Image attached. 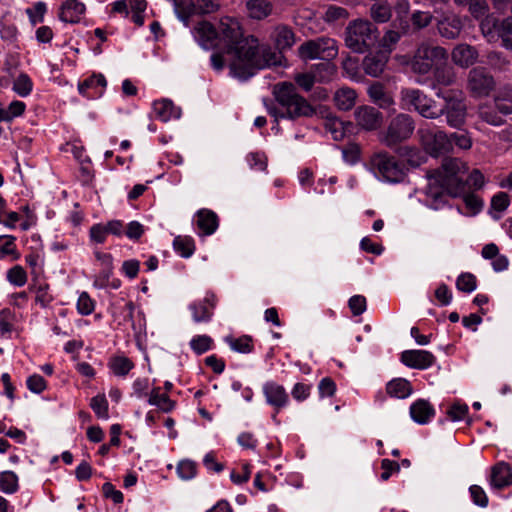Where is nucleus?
I'll use <instances>...</instances> for the list:
<instances>
[{
  "label": "nucleus",
  "instance_id": "obj_1",
  "mask_svg": "<svg viewBox=\"0 0 512 512\" xmlns=\"http://www.w3.org/2000/svg\"><path fill=\"white\" fill-rule=\"evenodd\" d=\"M220 33L226 42V52L233 56L230 63L231 73L246 80L258 69L273 66L280 60V55L270 49L259 51L258 39L249 36L242 37L239 22L233 18L225 17L220 21Z\"/></svg>",
  "mask_w": 512,
  "mask_h": 512
},
{
  "label": "nucleus",
  "instance_id": "obj_2",
  "mask_svg": "<svg viewBox=\"0 0 512 512\" xmlns=\"http://www.w3.org/2000/svg\"><path fill=\"white\" fill-rule=\"evenodd\" d=\"M273 96L276 103L266 104L269 114L278 118L298 119L311 117L316 109L306 98L298 94L296 86L291 82L277 83L273 87Z\"/></svg>",
  "mask_w": 512,
  "mask_h": 512
},
{
  "label": "nucleus",
  "instance_id": "obj_3",
  "mask_svg": "<svg viewBox=\"0 0 512 512\" xmlns=\"http://www.w3.org/2000/svg\"><path fill=\"white\" fill-rule=\"evenodd\" d=\"M468 166L458 158H445L441 168L435 170L433 177L448 194L456 197L465 192L464 177Z\"/></svg>",
  "mask_w": 512,
  "mask_h": 512
},
{
  "label": "nucleus",
  "instance_id": "obj_4",
  "mask_svg": "<svg viewBox=\"0 0 512 512\" xmlns=\"http://www.w3.org/2000/svg\"><path fill=\"white\" fill-rule=\"evenodd\" d=\"M448 52L444 47L423 42L418 45L411 60V69L419 75L428 74L433 68L445 64Z\"/></svg>",
  "mask_w": 512,
  "mask_h": 512
},
{
  "label": "nucleus",
  "instance_id": "obj_5",
  "mask_svg": "<svg viewBox=\"0 0 512 512\" xmlns=\"http://www.w3.org/2000/svg\"><path fill=\"white\" fill-rule=\"evenodd\" d=\"M377 38V29L368 20H353L346 28V46L357 53L365 52L375 44Z\"/></svg>",
  "mask_w": 512,
  "mask_h": 512
},
{
  "label": "nucleus",
  "instance_id": "obj_6",
  "mask_svg": "<svg viewBox=\"0 0 512 512\" xmlns=\"http://www.w3.org/2000/svg\"><path fill=\"white\" fill-rule=\"evenodd\" d=\"M400 105L404 110H415L422 117L428 119H437L441 116V111L432 98L428 97L420 89L404 88L400 92Z\"/></svg>",
  "mask_w": 512,
  "mask_h": 512
},
{
  "label": "nucleus",
  "instance_id": "obj_7",
  "mask_svg": "<svg viewBox=\"0 0 512 512\" xmlns=\"http://www.w3.org/2000/svg\"><path fill=\"white\" fill-rule=\"evenodd\" d=\"M436 95L445 102L444 106L438 107L441 116L446 115L450 127L460 128L465 123L467 111L463 92L461 90H439Z\"/></svg>",
  "mask_w": 512,
  "mask_h": 512
},
{
  "label": "nucleus",
  "instance_id": "obj_8",
  "mask_svg": "<svg viewBox=\"0 0 512 512\" xmlns=\"http://www.w3.org/2000/svg\"><path fill=\"white\" fill-rule=\"evenodd\" d=\"M415 130L413 118L404 113L395 116L389 123L386 132L381 138L387 147H394L411 137Z\"/></svg>",
  "mask_w": 512,
  "mask_h": 512
},
{
  "label": "nucleus",
  "instance_id": "obj_9",
  "mask_svg": "<svg viewBox=\"0 0 512 512\" xmlns=\"http://www.w3.org/2000/svg\"><path fill=\"white\" fill-rule=\"evenodd\" d=\"M298 53L300 58L303 60H312L316 58L331 60L337 56L338 47L334 39L319 37L302 43L298 48Z\"/></svg>",
  "mask_w": 512,
  "mask_h": 512
},
{
  "label": "nucleus",
  "instance_id": "obj_10",
  "mask_svg": "<svg viewBox=\"0 0 512 512\" xmlns=\"http://www.w3.org/2000/svg\"><path fill=\"white\" fill-rule=\"evenodd\" d=\"M417 134L425 151L437 157L440 154L450 152L449 136L436 127H421Z\"/></svg>",
  "mask_w": 512,
  "mask_h": 512
},
{
  "label": "nucleus",
  "instance_id": "obj_11",
  "mask_svg": "<svg viewBox=\"0 0 512 512\" xmlns=\"http://www.w3.org/2000/svg\"><path fill=\"white\" fill-rule=\"evenodd\" d=\"M495 80L484 67H475L469 71L467 89L473 97L488 96L495 88Z\"/></svg>",
  "mask_w": 512,
  "mask_h": 512
},
{
  "label": "nucleus",
  "instance_id": "obj_12",
  "mask_svg": "<svg viewBox=\"0 0 512 512\" xmlns=\"http://www.w3.org/2000/svg\"><path fill=\"white\" fill-rule=\"evenodd\" d=\"M372 166L389 182H399L404 177V170L396 158L387 152H379L371 158Z\"/></svg>",
  "mask_w": 512,
  "mask_h": 512
},
{
  "label": "nucleus",
  "instance_id": "obj_13",
  "mask_svg": "<svg viewBox=\"0 0 512 512\" xmlns=\"http://www.w3.org/2000/svg\"><path fill=\"white\" fill-rule=\"evenodd\" d=\"M483 35L488 41L495 40V36L501 38L502 45L507 49H512V16L503 19L502 21L486 20L480 25Z\"/></svg>",
  "mask_w": 512,
  "mask_h": 512
},
{
  "label": "nucleus",
  "instance_id": "obj_14",
  "mask_svg": "<svg viewBox=\"0 0 512 512\" xmlns=\"http://www.w3.org/2000/svg\"><path fill=\"white\" fill-rule=\"evenodd\" d=\"M435 13L439 14L435 17L438 34L448 40L458 38L463 28L460 17L453 12L435 11Z\"/></svg>",
  "mask_w": 512,
  "mask_h": 512
},
{
  "label": "nucleus",
  "instance_id": "obj_15",
  "mask_svg": "<svg viewBox=\"0 0 512 512\" xmlns=\"http://www.w3.org/2000/svg\"><path fill=\"white\" fill-rule=\"evenodd\" d=\"M355 120L358 126L367 131L378 129L383 122L382 113L371 106H361L355 111Z\"/></svg>",
  "mask_w": 512,
  "mask_h": 512
},
{
  "label": "nucleus",
  "instance_id": "obj_16",
  "mask_svg": "<svg viewBox=\"0 0 512 512\" xmlns=\"http://www.w3.org/2000/svg\"><path fill=\"white\" fill-rule=\"evenodd\" d=\"M401 362L413 369H427L435 362V356L426 350H405L401 353Z\"/></svg>",
  "mask_w": 512,
  "mask_h": 512
},
{
  "label": "nucleus",
  "instance_id": "obj_17",
  "mask_svg": "<svg viewBox=\"0 0 512 512\" xmlns=\"http://www.w3.org/2000/svg\"><path fill=\"white\" fill-rule=\"evenodd\" d=\"M490 486L495 490H502L512 485V467L510 464L500 461L493 465L489 475Z\"/></svg>",
  "mask_w": 512,
  "mask_h": 512
},
{
  "label": "nucleus",
  "instance_id": "obj_18",
  "mask_svg": "<svg viewBox=\"0 0 512 512\" xmlns=\"http://www.w3.org/2000/svg\"><path fill=\"white\" fill-rule=\"evenodd\" d=\"M263 393L265 395L267 403L272 405L275 409L273 418H276V414L285 407L289 402V396L282 385L275 382H267L263 386Z\"/></svg>",
  "mask_w": 512,
  "mask_h": 512
},
{
  "label": "nucleus",
  "instance_id": "obj_19",
  "mask_svg": "<svg viewBox=\"0 0 512 512\" xmlns=\"http://www.w3.org/2000/svg\"><path fill=\"white\" fill-rule=\"evenodd\" d=\"M389 59V53L378 51L366 55L362 61L364 72L371 77H379L385 70Z\"/></svg>",
  "mask_w": 512,
  "mask_h": 512
},
{
  "label": "nucleus",
  "instance_id": "obj_20",
  "mask_svg": "<svg viewBox=\"0 0 512 512\" xmlns=\"http://www.w3.org/2000/svg\"><path fill=\"white\" fill-rule=\"evenodd\" d=\"M95 257L100 267V271L95 275L94 286L104 288L108 285L109 279L113 274V257L110 253L101 251H96Z\"/></svg>",
  "mask_w": 512,
  "mask_h": 512
},
{
  "label": "nucleus",
  "instance_id": "obj_21",
  "mask_svg": "<svg viewBox=\"0 0 512 512\" xmlns=\"http://www.w3.org/2000/svg\"><path fill=\"white\" fill-rule=\"evenodd\" d=\"M271 39L274 42L276 48L279 52H276L280 55V59H282L281 51L290 49L295 43V34L291 27L285 24H279L274 27L273 32L271 34ZM277 62L275 65L279 64Z\"/></svg>",
  "mask_w": 512,
  "mask_h": 512
},
{
  "label": "nucleus",
  "instance_id": "obj_22",
  "mask_svg": "<svg viewBox=\"0 0 512 512\" xmlns=\"http://www.w3.org/2000/svg\"><path fill=\"white\" fill-rule=\"evenodd\" d=\"M478 56L477 49L465 43L456 45L451 52L453 63L461 68L472 66L477 61Z\"/></svg>",
  "mask_w": 512,
  "mask_h": 512
},
{
  "label": "nucleus",
  "instance_id": "obj_23",
  "mask_svg": "<svg viewBox=\"0 0 512 512\" xmlns=\"http://www.w3.org/2000/svg\"><path fill=\"white\" fill-rule=\"evenodd\" d=\"M106 84V79L102 74H94L79 83L78 90L88 99H96L102 96Z\"/></svg>",
  "mask_w": 512,
  "mask_h": 512
},
{
  "label": "nucleus",
  "instance_id": "obj_24",
  "mask_svg": "<svg viewBox=\"0 0 512 512\" xmlns=\"http://www.w3.org/2000/svg\"><path fill=\"white\" fill-rule=\"evenodd\" d=\"M195 223L201 236L212 235L219 226L217 214L209 209H200L195 215Z\"/></svg>",
  "mask_w": 512,
  "mask_h": 512
},
{
  "label": "nucleus",
  "instance_id": "obj_25",
  "mask_svg": "<svg viewBox=\"0 0 512 512\" xmlns=\"http://www.w3.org/2000/svg\"><path fill=\"white\" fill-rule=\"evenodd\" d=\"M217 298L213 293H208L203 300L194 303L190 306L193 314V319L196 322H207L213 315V310L216 306Z\"/></svg>",
  "mask_w": 512,
  "mask_h": 512
},
{
  "label": "nucleus",
  "instance_id": "obj_26",
  "mask_svg": "<svg viewBox=\"0 0 512 512\" xmlns=\"http://www.w3.org/2000/svg\"><path fill=\"white\" fill-rule=\"evenodd\" d=\"M193 33L195 39L203 48L210 49L215 46L218 32L210 22H199L194 27Z\"/></svg>",
  "mask_w": 512,
  "mask_h": 512
},
{
  "label": "nucleus",
  "instance_id": "obj_27",
  "mask_svg": "<svg viewBox=\"0 0 512 512\" xmlns=\"http://www.w3.org/2000/svg\"><path fill=\"white\" fill-rule=\"evenodd\" d=\"M86 11L85 5L78 0H66L62 3L59 18L66 23L75 24L80 22Z\"/></svg>",
  "mask_w": 512,
  "mask_h": 512
},
{
  "label": "nucleus",
  "instance_id": "obj_28",
  "mask_svg": "<svg viewBox=\"0 0 512 512\" xmlns=\"http://www.w3.org/2000/svg\"><path fill=\"white\" fill-rule=\"evenodd\" d=\"M153 112L156 118L166 122L172 118L180 117V109L175 107L173 102L169 99L157 100L153 103Z\"/></svg>",
  "mask_w": 512,
  "mask_h": 512
},
{
  "label": "nucleus",
  "instance_id": "obj_29",
  "mask_svg": "<svg viewBox=\"0 0 512 512\" xmlns=\"http://www.w3.org/2000/svg\"><path fill=\"white\" fill-rule=\"evenodd\" d=\"M434 414L435 410L433 406L424 399L415 401L410 407V415L412 419L419 424L427 423Z\"/></svg>",
  "mask_w": 512,
  "mask_h": 512
},
{
  "label": "nucleus",
  "instance_id": "obj_30",
  "mask_svg": "<svg viewBox=\"0 0 512 512\" xmlns=\"http://www.w3.org/2000/svg\"><path fill=\"white\" fill-rule=\"evenodd\" d=\"M411 383L404 378H394L386 385V393L393 398L404 399L411 395Z\"/></svg>",
  "mask_w": 512,
  "mask_h": 512
},
{
  "label": "nucleus",
  "instance_id": "obj_31",
  "mask_svg": "<svg viewBox=\"0 0 512 512\" xmlns=\"http://www.w3.org/2000/svg\"><path fill=\"white\" fill-rule=\"evenodd\" d=\"M434 84L437 86H451L456 82V73L453 67L445 64L438 65L433 72Z\"/></svg>",
  "mask_w": 512,
  "mask_h": 512
},
{
  "label": "nucleus",
  "instance_id": "obj_32",
  "mask_svg": "<svg viewBox=\"0 0 512 512\" xmlns=\"http://www.w3.org/2000/svg\"><path fill=\"white\" fill-rule=\"evenodd\" d=\"M150 405L157 406L159 410L165 413L171 412L175 408V401L171 400L167 393L161 392L160 387H154L148 398Z\"/></svg>",
  "mask_w": 512,
  "mask_h": 512
},
{
  "label": "nucleus",
  "instance_id": "obj_33",
  "mask_svg": "<svg viewBox=\"0 0 512 512\" xmlns=\"http://www.w3.org/2000/svg\"><path fill=\"white\" fill-rule=\"evenodd\" d=\"M356 97L357 94L355 90L349 87H343L335 92L334 103L338 109L348 111L355 105Z\"/></svg>",
  "mask_w": 512,
  "mask_h": 512
},
{
  "label": "nucleus",
  "instance_id": "obj_34",
  "mask_svg": "<svg viewBox=\"0 0 512 512\" xmlns=\"http://www.w3.org/2000/svg\"><path fill=\"white\" fill-rule=\"evenodd\" d=\"M246 7L249 16L256 20L264 19L272 13V4L268 0H249Z\"/></svg>",
  "mask_w": 512,
  "mask_h": 512
},
{
  "label": "nucleus",
  "instance_id": "obj_35",
  "mask_svg": "<svg viewBox=\"0 0 512 512\" xmlns=\"http://www.w3.org/2000/svg\"><path fill=\"white\" fill-rule=\"evenodd\" d=\"M368 94L373 102L378 104L381 108H388L394 103L391 95L386 92L385 87L379 82L370 85Z\"/></svg>",
  "mask_w": 512,
  "mask_h": 512
},
{
  "label": "nucleus",
  "instance_id": "obj_36",
  "mask_svg": "<svg viewBox=\"0 0 512 512\" xmlns=\"http://www.w3.org/2000/svg\"><path fill=\"white\" fill-rule=\"evenodd\" d=\"M313 72L317 82L325 83L333 79L337 73V68L330 60L318 63L313 67Z\"/></svg>",
  "mask_w": 512,
  "mask_h": 512
},
{
  "label": "nucleus",
  "instance_id": "obj_37",
  "mask_svg": "<svg viewBox=\"0 0 512 512\" xmlns=\"http://www.w3.org/2000/svg\"><path fill=\"white\" fill-rule=\"evenodd\" d=\"M108 365L116 376L121 377L126 376L134 368V363L125 356L112 357Z\"/></svg>",
  "mask_w": 512,
  "mask_h": 512
},
{
  "label": "nucleus",
  "instance_id": "obj_38",
  "mask_svg": "<svg viewBox=\"0 0 512 512\" xmlns=\"http://www.w3.org/2000/svg\"><path fill=\"white\" fill-rule=\"evenodd\" d=\"M324 129L335 141H341L346 135L344 122L334 116L325 119Z\"/></svg>",
  "mask_w": 512,
  "mask_h": 512
},
{
  "label": "nucleus",
  "instance_id": "obj_39",
  "mask_svg": "<svg viewBox=\"0 0 512 512\" xmlns=\"http://www.w3.org/2000/svg\"><path fill=\"white\" fill-rule=\"evenodd\" d=\"M173 247L182 257L188 258L195 251V242L190 236H177L173 241Z\"/></svg>",
  "mask_w": 512,
  "mask_h": 512
},
{
  "label": "nucleus",
  "instance_id": "obj_40",
  "mask_svg": "<svg viewBox=\"0 0 512 512\" xmlns=\"http://www.w3.org/2000/svg\"><path fill=\"white\" fill-rule=\"evenodd\" d=\"M226 342L233 350L239 353H250L253 350V339L248 335H243L239 338L227 337Z\"/></svg>",
  "mask_w": 512,
  "mask_h": 512
},
{
  "label": "nucleus",
  "instance_id": "obj_41",
  "mask_svg": "<svg viewBox=\"0 0 512 512\" xmlns=\"http://www.w3.org/2000/svg\"><path fill=\"white\" fill-rule=\"evenodd\" d=\"M213 344V339L208 335H197L190 341V347L197 355H201L209 351Z\"/></svg>",
  "mask_w": 512,
  "mask_h": 512
},
{
  "label": "nucleus",
  "instance_id": "obj_42",
  "mask_svg": "<svg viewBox=\"0 0 512 512\" xmlns=\"http://www.w3.org/2000/svg\"><path fill=\"white\" fill-rule=\"evenodd\" d=\"M15 240L16 238L11 235L0 236V258H4L8 255H12L14 259L20 257L19 253L16 251Z\"/></svg>",
  "mask_w": 512,
  "mask_h": 512
},
{
  "label": "nucleus",
  "instance_id": "obj_43",
  "mask_svg": "<svg viewBox=\"0 0 512 512\" xmlns=\"http://www.w3.org/2000/svg\"><path fill=\"white\" fill-rule=\"evenodd\" d=\"M90 407L98 418L108 419V401L104 394L93 397L90 401Z\"/></svg>",
  "mask_w": 512,
  "mask_h": 512
},
{
  "label": "nucleus",
  "instance_id": "obj_44",
  "mask_svg": "<svg viewBox=\"0 0 512 512\" xmlns=\"http://www.w3.org/2000/svg\"><path fill=\"white\" fill-rule=\"evenodd\" d=\"M349 17L348 11L340 6L330 5L325 10L323 19L328 23L344 21Z\"/></svg>",
  "mask_w": 512,
  "mask_h": 512
},
{
  "label": "nucleus",
  "instance_id": "obj_45",
  "mask_svg": "<svg viewBox=\"0 0 512 512\" xmlns=\"http://www.w3.org/2000/svg\"><path fill=\"white\" fill-rule=\"evenodd\" d=\"M450 151L453 145L460 149L468 150L472 146V139L467 131L454 132L449 135Z\"/></svg>",
  "mask_w": 512,
  "mask_h": 512
},
{
  "label": "nucleus",
  "instance_id": "obj_46",
  "mask_svg": "<svg viewBox=\"0 0 512 512\" xmlns=\"http://www.w3.org/2000/svg\"><path fill=\"white\" fill-rule=\"evenodd\" d=\"M33 83L27 74H20L13 83V90L21 97L28 96L32 91Z\"/></svg>",
  "mask_w": 512,
  "mask_h": 512
},
{
  "label": "nucleus",
  "instance_id": "obj_47",
  "mask_svg": "<svg viewBox=\"0 0 512 512\" xmlns=\"http://www.w3.org/2000/svg\"><path fill=\"white\" fill-rule=\"evenodd\" d=\"M479 117L486 123L493 126H500L504 123V119L498 115L497 110L491 107L482 105L479 107Z\"/></svg>",
  "mask_w": 512,
  "mask_h": 512
},
{
  "label": "nucleus",
  "instance_id": "obj_48",
  "mask_svg": "<svg viewBox=\"0 0 512 512\" xmlns=\"http://www.w3.org/2000/svg\"><path fill=\"white\" fill-rule=\"evenodd\" d=\"M456 287L459 291L471 293L477 287V279L472 273H462L456 280Z\"/></svg>",
  "mask_w": 512,
  "mask_h": 512
},
{
  "label": "nucleus",
  "instance_id": "obj_49",
  "mask_svg": "<svg viewBox=\"0 0 512 512\" xmlns=\"http://www.w3.org/2000/svg\"><path fill=\"white\" fill-rule=\"evenodd\" d=\"M0 489L5 493H14L18 489V477L14 472L6 471L0 476Z\"/></svg>",
  "mask_w": 512,
  "mask_h": 512
},
{
  "label": "nucleus",
  "instance_id": "obj_50",
  "mask_svg": "<svg viewBox=\"0 0 512 512\" xmlns=\"http://www.w3.org/2000/svg\"><path fill=\"white\" fill-rule=\"evenodd\" d=\"M8 281L18 287L24 286L27 282V273L20 265H16L7 272Z\"/></svg>",
  "mask_w": 512,
  "mask_h": 512
},
{
  "label": "nucleus",
  "instance_id": "obj_51",
  "mask_svg": "<svg viewBox=\"0 0 512 512\" xmlns=\"http://www.w3.org/2000/svg\"><path fill=\"white\" fill-rule=\"evenodd\" d=\"M46 11V4L44 2H37L32 8L26 9V14L32 25H36L43 22Z\"/></svg>",
  "mask_w": 512,
  "mask_h": 512
},
{
  "label": "nucleus",
  "instance_id": "obj_52",
  "mask_svg": "<svg viewBox=\"0 0 512 512\" xmlns=\"http://www.w3.org/2000/svg\"><path fill=\"white\" fill-rule=\"evenodd\" d=\"M371 17L376 22L385 23L391 17V9L387 4H374L371 7Z\"/></svg>",
  "mask_w": 512,
  "mask_h": 512
},
{
  "label": "nucleus",
  "instance_id": "obj_53",
  "mask_svg": "<svg viewBox=\"0 0 512 512\" xmlns=\"http://www.w3.org/2000/svg\"><path fill=\"white\" fill-rule=\"evenodd\" d=\"M466 7H468L470 14L475 19L484 17L489 11L486 0H472Z\"/></svg>",
  "mask_w": 512,
  "mask_h": 512
},
{
  "label": "nucleus",
  "instance_id": "obj_54",
  "mask_svg": "<svg viewBox=\"0 0 512 512\" xmlns=\"http://www.w3.org/2000/svg\"><path fill=\"white\" fill-rule=\"evenodd\" d=\"M434 19V16L429 12L416 11L411 16V22L417 29H423L429 26Z\"/></svg>",
  "mask_w": 512,
  "mask_h": 512
},
{
  "label": "nucleus",
  "instance_id": "obj_55",
  "mask_svg": "<svg viewBox=\"0 0 512 512\" xmlns=\"http://www.w3.org/2000/svg\"><path fill=\"white\" fill-rule=\"evenodd\" d=\"M78 312L82 315H90L95 309V303L87 292H82L77 301Z\"/></svg>",
  "mask_w": 512,
  "mask_h": 512
},
{
  "label": "nucleus",
  "instance_id": "obj_56",
  "mask_svg": "<svg viewBox=\"0 0 512 512\" xmlns=\"http://www.w3.org/2000/svg\"><path fill=\"white\" fill-rule=\"evenodd\" d=\"M464 183L465 191L467 189H479L484 184V176L479 170L475 169L468 176L465 175Z\"/></svg>",
  "mask_w": 512,
  "mask_h": 512
},
{
  "label": "nucleus",
  "instance_id": "obj_57",
  "mask_svg": "<svg viewBox=\"0 0 512 512\" xmlns=\"http://www.w3.org/2000/svg\"><path fill=\"white\" fill-rule=\"evenodd\" d=\"M488 64L495 69L503 70L509 64L510 60L503 56L501 52L492 51L487 55Z\"/></svg>",
  "mask_w": 512,
  "mask_h": 512
},
{
  "label": "nucleus",
  "instance_id": "obj_58",
  "mask_svg": "<svg viewBox=\"0 0 512 512\" xmlns=\"http://www.w3.org/2000/svg\"><path fill=\"white\" fill-rule=\"evenodd\" d=\"M177 472L182 479H191L196 475V464L190 460L181 461L177 466Z\"/></svg>",
  "mask_w": 512,
  "mask_h": 512
},
{
  "label": "nucleus",
  "instance_id": "obj_59",
  "mask_svg": "<svg viewBox=\"0 0 512 512\" xmlns=\"http://www.w3.org/2000/svg\"><path fill=\"white\" fill-rule=\"evenodd\" d=\"M468 414V406L466 404H453L447 410V416L451 421L463 420Z\"/></svg>",
  "mask_w": 512,
  "mask_h": 512
},
{
  "label": "nucleus",
  "instance_id": "obj_60",
  "mask_svg": "<svg viewBox=\"0 0 512 512\" xmlns=\"http://www.w3.org/2000/svg\"><path fill=\"white\" fill-rule=\"evenodd\" d=\"M469 492L476 505L481 507H486L488 505V497L481 486L472 485L469 488Z\"/></svg>",
  "mask_w": 512,
  "mask_h": 512
},
{
  "label": "nucleus",
  "instance_id": "obj_61",
  "mask_svg": "<svg viewBox=\"0 0 512 512\" xmlns=\"http://www.w3.org/2000/svg\"><path fill=\"white\" fill-rule=\"evenodd\" d=\"M348 305L352 314L359 316L366 310V298L362 295H354L349 299Z\"/></svg>",
  "mask_w": 512,
  "mask_h": 512
},
{
  "label": "nucleus",
  "instance_id": "obj_62",
  "mask_svg": "<svg viewBox=\"0 0 512 512\" xmlns=\"http://www.w3.org/2000/svg\"><path fill=\"white\" fill-rule=\"evenodd\" d=\"M102 492L104 497L111 499L115 504L123 502V494L121 491L116 490L114 485L110 482H106L102 486Z\"/></svg>",
  "mask_w": 512,
  "mask_h": 512
},
{
  "label": "nucleus",
  "instance_id": "obj_63",
  "mask_svg": "<svg viewBox=\"0 0 512 512\" xmlns=\"http://www.w3.org/2000/svg\"><path fill=\"white\" fill-rule=\"evenodd\" d=\"M90 239L98 244L104 243L108 235L105 224H95L89 231Z\"/></svg>",
  "mask_w": 512,
  "mask_h": 512
},
{
  "label": "nucleus",
  "instance_id": "obj_64",
  "mask_svg": "<svg viewBox=\"0 0 512 512\" xmlns=\"http://www.w3.org/2000/svg\"><path fill=\"white\" fill-rule=\"evenodd\" d=\"M294 80L305 91H310L314 83L317 82L313 71L312 73L297 74L295 75Z\"/></svg>",
  "mask_w": 512,
  "mask_h": 512
}]
</instances>
